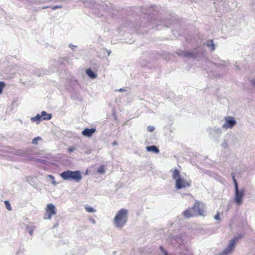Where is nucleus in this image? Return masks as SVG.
I'll use <instances>...</instances> for the list:
<instances>
[{
    "label": "nucleus",
    "mask_w": 255,
    "mask_h": 255,
    "mask_svg": "<svg viewBox=\"0 0 255 255\" xmlns=\"http://www.w3.org/2000/svg\"><path fill=\"white\" fill-rule=\"evenodd\" d=\"M128 211L126 209L119 210L113 220L114 226L118 229H122L128 221Z\"/></svg>",
    "instance_id": "nucleus-1"
},
{
    "label": "nucleus",
    "mask_w": 255,
    "mask_h": 255,
    "mask_svg": "<svg viewBox=\"0 0 255 255\" xmlns=\"http://www.w3.org/2000/svg\"><path fill=\"white\" fill-rule=\"evenodd\" d=\"M172 179L175 181V187L177 189H181L190 187L191 185V181L187 180L181 177L179 171L177 169H172Z\"/></svg>",
    "instance_id": "nucleus-2"
},
{
    "label": "nucleus",
    "mask_w": 255,
    "mask_h": 255,
    "mask_svg": "<svg viewBox=\"0 0 255 255\" xmlns=\"http://www.w3.org/2000/svg\"><path fill=\"white\" fill-rule=\"evenodd\" d=\"M204 49L203 47H198L193 50L179 51L178 54L181 56L196 59L202 56L204 52Z\"/></svg>",
    "instance_id": "nucleus-3"
},
{
    "label": "nucleus",
    "mask_w": 255,
    "mask_h": 255,
    "mask_svg": "<svg viewBox=\"0 0 255 255\" xmlns=\"http://www.w3.org/2000/svg\"><path fill=\"white\" fill-rule=\"evenodd\" d=\"M61 178L65 180H73L76 182H79L82 179L80 171L79 170L71 171L67 170L62 172L60 174Z\"/></svg>",
    "instance_id": "nucleus-4"
},
{
    "label": "nucleus",
    "mask_w": 255,
    "mask_h": 255,
    "mask_svg": "<svg viewBox=\"0 0 255 255\" xmlns=\"http://www.w3.org/2000/svg\"><path fill=\"white\" fill-rule=\"evenodd\" d=\"M245 192L246 190L244 188L235 191L234 202L237 205L240 206L242 204Z\"/></svg>",
    "instance_id": "nucleus-5"
},
{
    "label": "nucleus",
    "mask_w": 255,
    "mask_h": 255,
    "mask_svg": "<svg viewBox=\"0 0 255 255\" xmlns=\"http://www.w3.org/2000/svg\"><path fill=\"white\" fill-rule=\"evenodd\" d=\"M239 239L238 237H235L232 239L228 246L224 250V251L220 253L218 255H230L234 248L236 243L238 242Z\"/></svg>",
    "instance_id": "nucleus-6"
},
{
    "label": "nucleus",
    "mask_w": 255,
    "mask_h": 255,
    "mask_svg": "<svg viewBox=\"0 0 255 255\" xmlns=\"http://www.w3.org/2000/svg\"><path fill=\"white\" fill-rule=\"evenodd\" d=\"M192 208L195 213H196V216L199 215L203 216L205 215V206L204 203L196 202Z\"/></svg>",
    "instance_id": "nucleus-7"
},
{
    "label": "nucleus",
    "mask_w": 255,
    "mask_h": 255,
    "mask_svg": "<svg viewBox=\"0 0 255 255\" xmlns=\"http://www.w3.org/2000/svg\"><path fill=\"white\" fill-rule=\"evenodd\" d=\"M225 123L222 125V128L225 129L232 128L236 124L237 122L234 117L227 116L225 117Z\"/></svg>",
    "instance_id": "nucleus-8"
},
{
    "label": "nucleus",
    "mask_w": 255,
    "mask_h": 255,
    "mask_svg": "<svg viewBox=\"0 0 255 255\" xmlns=\"http://www.w3.org/2000/svg\"><path fill=\"white\" fill-rule=\"evenodd\" d=\"M207 131L209 132L210 138H216L222 133L221 129L217 127H215L213 128H208Z\"/></svg>",
    "instance_id": "nucleus-9"
},
{
    "label": "nucleus",
    "mask_w": 255,
    "mask_h": 255,
    "mask_svg": "<svg viewBox=\"0 0 255 255\" xmlns=\"http://www.w3.org/2000/svg\"><path fill=\"white\" fill-rule=\"evenodd\" d=\"M46 212L48 215L47 219H51L52 215L56 214L55 207L52 204H48L47 205Z\"/></svg>",
    "instance_id": "nucleus-10"
},
{
    "label": "nucleus",
    "mask_w": 255,
    "mask_h": 255,
    "mask_svg": "<svg viewBox=\"0 0 255 255\" xmlns=\"http://www.w3.org/2000/svg\"><path fill=\"white\" fill-rule=\"evenodd\" d=\"M96 131V128H85L82 132V134L86 137H91Z\"/></svg>",
    "instance_id": "nucleus-11"
},
{
    "label": "nucleus",
    "mask_w": 255,
    "mask_h": 255,
    "mask_svg": "<svg viewBox=\"0 0 255 255\" xmlns=\"http://www.w3.org/2000/svg\"><path fill=\"white\" fill-rule=\"evenodd\" d=\"M185 218H189L196 216V213L194 211L193 208L186 210L183 212Z\"/></svg>",
    "instance_id": "nucleus-12"
},
{
    "label": "nucleus",
    "mask_w": 255,
    "mask_h": 255,
    "mask_svg": "<svg viewBox=\"0 0 255 255\" xmlns=\"http://www.w3.org/2000/svg\"><path fill=\"white\" fill-rule=\"evenodd\" d=\"M146 149L148 152H153L155 153H158L159 150L155 145H151L146 147Z\"/></svg>",
    "instance_id": "nucleus-13"
},
{
    "label": "nucleus",
    "mask_w": 255,
    "mask_h": 255,
    "mask_svg": "<svg viewBox=\"0 0 255 255\" xmlns=\"http://www.w3.org/2000/svg\"><path fill=\"white\" fill-rule=\"evenodd\" d=\"M40 115L42 120H49L52 118L51 114H48L45 111H42Z\"/></svg>",
    "instance_id": "nucleus-14"
},
{
    "label": "nucleus",
    "mask_w": 255,
    "mask_h": 255,
    "mask_svg": "<svg viewBox=\"0 0 255 255\" xmlns=\"http://www.w3.org/2000/svg\"><path fill=\"white\" fill-rule=\"evenodd\" d=\"M204 45L207 47H211V50L214 51L215 49V45L213 42V40H208L206 43H204Z\"/></svg>",
    "instance_id": "nucleus-15"
},
{
    "label": "nucleus",
    "mask_w": 255,
    "mask_h": 255,
    "mask_svg": "<svg viewBox=\"0 0 255 255\" xmlns=\"http://www.w3.org/2000/svg\"><path fill=\"white\" fill-rule=\"evenodd\" d=\"M30 120L32 122H36L37 124H39L42 120L40 114H37L36 116L31 118Z\"/></svg>",
    "instance_id": "nucleus-16"
},
{
    "label": "nucleus",
    "mask_w": 255,
    "mask_h": 255,
    "mask_svg": "<svg viewBox=\"0 0 255 255\" xmlns=\"http://www.w3.org/2000/svg\"><path fill=\"white\" fill-rule=\"evenodd\" d=\"M86 73L91 79H95L97 77V75L91 69H87Z\"/></svg>",
    "instance_id": "nucleus-17"
},
{
    "label": "nucleus",
    "mask_w": 255,
    "mask_h": 255,
    "mask_svg": "<svg viewBox=\"0 0 255 255\" xmlns=\"http://www.w3.org/2000/svg\"><path fill=\"white\" fill-rule=\"evenodd\" d=\"M35 228V227L33 225H27L26 227V230L28 232L29 235L32 236Z\"/></svg>",
    "instance_id": "nucleus-18"
},
{
    "label": "nucleus",
    "mask_w": 255,
    "mask_h": 255,
    "mask_svg": "<svg viewBox=\"0 0 255 255\" xmlns=\"http://www.w3.org/2000/svg\"><path fill=\"white\" fill-rule=\"evenodd\" d=\"M218 67L221 68L222 67H226L229 65V63L227 61L220 60L218 63L216 64Z\"/></svg>",
    "instance_id": "nucleus-19"
},
{
    "label": "nucleus",
    "mask_w": 255,
    "mask_h": 255,
    "mask_svg": "<svg viewBox=\"0 0 255 255\" xmlns=\"http://www.w3.org/2000/svg\"><path fill=\"white\" fill-rule=\"evenodd\" d=\"M231 175H232L233 180V182L234 183L235 191L239 190L240 189L239 188L238 184L237 181L235 178V174L233 172V173H232Z\"/></svg>",
    "instance_id": "nucleus-20"
},
{
    "label": "nucleus",
    "mask_w": 255,
    "mask_h": 255,
    "mask_svg": "<svg viewBox=\"0 0 255 255\" xmlns=\"http://www.w3.org/2000/svg\"><path fill=\"white\" fill-rule=\"evenodd\" d=\"M231 175H232L233 180V182L234 183L235 191L239 190L240 189L239 188L238 184L237 181L235 178V174L233 172V173H232Z\"/></svg>",
    "instance_id": "nucleus-21"
},
{
    "label": "nucleus",
    "mask_w": 255,
    "mask_h": 255,
    "mask_svg": "<svg viewBox=\"0 0 255 255\" xmlns=\"http://www.w3.org/2000/svg\"><path fill=\"white\" fill-rule=\"evenodd\" d=\"M42 139L40 136H37L34 138L32 140V143L33 144L36 145L38 143V141Z\"/></svg>",
    "instance_id": "nucleus-22"
},
{
    "label": "nucleus",
    "mask_w": 255,
    "mask_h": 255,
    "mask_svg": "<svg viewBox=\"0 0 255 255\" xmlns=\"http://www.w3.org/2000/svg\"><path fill=\"white\" fill-rule=\"evenodd\" d=\"M98 172L100 174H104L105 173V170L103 165H101L98 169Z\"/></svg>",
    "instance_id": "nucleus-23"
},
{
    "label": "nucleus",
    "mask_w": 255,
    "mask_h": 255,
    "mask_svg": "<svg viewBox=\"0 0 255 255\" xmlns=\"http://www.w3.org/2000/svg\"><path fill=\"white\" fill-rule=\"evenodd\" d=\"M85 210L87 212H89V213H93V212H95L96 211V210L95 209H94L93 208H92L91 207H89V206H86L85 207Z\"/></svg>",
    "instance_id": "nucleus-24"
},
{
    "label": "nucleus",
    "mask_w": 255,
    "mask_h": 255,
    "mask_svg": "<svg viewBox=\"0 0 255 255\" xmlns=\"http://www.w3.org/2000/svg\"><path fill=\"white\" fill-rule=\"evenodd\" d=\"M17 154L20 156H23V157H28V153L26 152H24L22 150H19L18 151Z\"/></svg>",
    "instance_id": "nucleus-25"
},
{
    "label": "nucleus",
    "mask_w": 255,
    "mask_h": 255,
    "mask_svg": "<svg viewBox=\"0 0 255 255\" xmlns=\"http://www.w3.org/2000/svg\"><path fill=\"white\" fill-rule=\"evenodd\" d=\"M5 86V83L4 82H0V94L2 92V90Z\"/></svg>",
    "instance_id": "nucleus-26"
},
{
    "label": "nucleus",
    "mask_w": 255,
    "mask_h": 255,
    "mask_svg": "<svg viewBox=\"0 0 255 255\" xmlns=\"http://www.w3.org/2000/svg\"><path fill=\"white\" fill-rule=\"evenodd\" d=\"M4 203H5L6 209L7 210H8L9 211L11 210V206H10V205L9 202L8 201H5L4 202Z\"/></svg>",
    "instance_id": "nucleus-27"
},
{
    "label": "nucleus",
    "mask_w": 255,
    "mask_h": 255,
    "mask_svg": "<svg viewBox=\"0 0 255 255\" xmlns=\"http://www.w3.org/2000/svg\"><path fill=\"white\" fill-rule=\"evenodd\" d=\"M48 177L49 179H51L52 180V184H53V185H56V182H55V181L54 177L52 175H48Z\"/></svg>",
    "instance_id": "nucleus-28"
},
{
    "label": "nucleus",
    "mask_w": 255,
    "mask_h": 255,
    "mask_svg": "<svg viewBox=\"0 0 255 255\" xmlns=\"http://www.w3.org/2000/svg\"><path fill=\"white\" fill-rule=\"evenodd\" d=\"M221 146L222 147H223L224 148H226L228 147V143H227V141H226V140L224 141L222 143Z\"/></svg>",
    "instance_id": "nucleus-29"
},
{
    "label": "nucleus",
    "mask_w": 255,
    "mask_h": 255,
    "mask_svg": "<svg viewBox=\"0 0 255 255\" xmlns=\"http://www.w3.org/2000/svg\"><path fill=\"white\" fill-rule=\"evenodd\" d=\"M155 128L154 127L149 126L147 127V130L150 132H152L154 130Z\"/></svg>",
    "instance_id": "nucleus-30"
},
{
    "label": "nucleus",
    "mask_w": 255,
    "mask_h": 255,
    "mask_svg": "<svg viewBox=\"0 0 255 255\" xmlns=\"http://www.w3.org/2000/svg\"><path fill=\"white\" fill-rule=\"evenodd\" d=\"M62 7V5H56V6H54L52 7V9L55 10L56 9L61 8Z\"/></svg>",
    "instance_id": "nucleus-31"
},
{
    "label": "nucleus",
    "mask_w": 255,
    "mask_h": 255,
    "mask_svg": "<svg viewBox=\"0 0 255 255\" xmlns=\"http://www.w3.org/2000/svg\"><path fill=\"white\" fill-rule=\"evenodd\" d=\"M214 219L216 220H220V215H219V213H217L215 215V216H214Z\"/></svg>",
    "instance_id": "nucleus-32"
},
{
    "label": "nucleus",
    "mask_w": 255,
    "mask_h": 255,
    "mask_svg": "<svg viewBox=\"0 0 255 255\" xmlns=\"http://www.w3.org/2000/svg\"><path fill=\"white\" fill-rule=\"evenodd\" d=\"M250 83L252 86L255 87V79L251 80Z\"/></svg>",
    "instance_id": "nucleus-33"
},
{
    "label": "nucleus",
    "mask_w": 255,
    "mask_h": 255,
    "mask_svg": "<svg viewBox=\"0 0 255 255\" xmlns=\"http://www.w3.org/2000/svg\"><path fill=\"white\" fill-rule=\"evenodd\" d=\"M69 47H70V48L72 50H74V48L77 47V46H76V45H73V44H70L69 45Z\"/></svg>",
    "instance_id": "nucleus-34"
},
{
    "label": "nucleus",
    "mask_w": 255,
    "mask_h": 255,
    "mask_svg": "<svg viewBox=\"0 0 255 255\" xmlns=\"http://www.w3.org/2000/svg\"><path fill=\"white\" fill-rule=\"evenodd\" d=\"M160 250H161L162 251H163V253H164V255H168V254H167V252H166L165 251H164V250H163V247L160 246Z\"/></svg>",
    "instance_id": "nucleus-35"
},
{
    "label": "nucleus",
    "mask_w": 255,
    "mask_h": 255,
    "mask_svg": "<svg viewBox=\"0 0 255 255\" xmlns=\"http://www.w3.org/2000/svg\"><path fill=\"white\" fill-rule=\"evenodd\" d=\"M65 60V59L64 58H60L59 59V62L61 64H63L64 63V61Z\"/></svg>",
    "instance_id": "nucleus-36"
},
{
    "label": "nucleus",
    "mask_w": 255,
    "mask_h": 255,
    "mask_svg": "<svg viewBox=\"0 0 255 255\" xmlns=\"http://www.w3.org/2000/svg\"><path fill=\"white\" fill-rule=\"evenodd\" d=\"M75 148L74 147H70V148H68V151L70 152H73L75 150Z\"/></svg>",
    "instance_id": "nucleus-37"
},
{
    "label": "nucleus",
    "mask_w": 255,
    "mask_h": 255,
    "mask_svg": "<svg viewBox=\"0 0 255 255\" xmlns=\"http://www.w3.org/2000/svg\"><path fill=\"white\" fill-rule=\"evenodd\" d=\"M118 91L120 92H125L126 91V90L124 88H121Z\"/></svg>",
    "instance_id": "nucleus-38"
},
{
    "label": "nucleus",
    "mask_w": 255,
    "mask_h": 255,
    "mask_svg": "<svg viewBox=\"0 0 255 255\" xmlns=\"http://www.w3.org/2000/svg\"><path fill=\"white\" fill-rule=\"evenodd\" d=\"M117 144H118V142H117V141H115L114 142H113L112 143V145H113V146L117 145Z\"/></svg>",
    "instance_id": "nucleus-39"
},
{
    "label": "nucleus",
    "mask_w": 255,
    "mask_h": 255,
    "mask_svg": "<svg viewBox=\"0 0 255 255\" xmlns=\"http://www.w3.org/2000/svg\"><path fill=\"white\" fill-rule=\"evenodd\" d=\"M253 8H255V1L252 4Z\"/></svg>",
    "instance_id": "nucleus-40"
},
{
    "label": "nucleus",
    "mask_w": 255,
    "mask_h": 255,
    "mask_svg": "<svg viewBox=\"0 0 255 255\" xmlns=\"http://www.w3.org/2000/svg\"><path fill=\"white\" fill-rule=\"evenodd\" d=\"M48 7H49V6H43V7L41 8V9H45V8H48Z\"/></svg>",
    "instance_id": "nucleus-41"
},
{
    "label": "nucleus",
    "mask_w": 255,
    "mask_h": 255,
    "mask_svg": "<svg viewBox=\"0 0 255 255\" xmlns=\"http://www.w3.org/2000/svg\"><path fill=\"white\" fill-rule=\"evenodd\" d=\"M237 6V4H235L234 5H233V6H232V7L231 8V9H234L235 7H236Z\"/></svg>",
    "instance_id": "nucleus-42"
},
{
    "label": "nucleus",
    "mask_w": 255,
    "mask_h": 255,
    "mask_svg": "<svg viewBox=\"0 0 255 255\" xmlns=\"http://www.w3.org/2000/svg\"><path fill=\"white\" fill-rule=\"evenodd\" d=\"M92 223L95 224L96 222H95V221L93 219L92 220Z\"/></svg>",
    "instance_id": "nucleus-43"
},
{
    "label": "nucleus",
    "mask_w": 255,
    "mask_h": 255,
    "mask_svg": "<svg viewBox=\"0 0 255 255\" xmlns=\"http://www.w3.org/2000/svg\"><path fill=\"white\" fill-rule=\"evenodd\" d=\"M40 75H41L40 74L38 75V76H40Z\"/></svg>",
    "instance_id": "nucleus-44"
}]
</instances>
